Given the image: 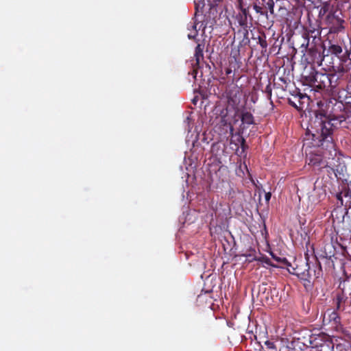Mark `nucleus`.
I'll return each mask as SVG.
<instances>
[{
  "instance_id": "obj_2",
  "label": "nucleus",
  "mask_w": 351,
  "mask_h": 351,
  "mask_svg": "<svg viewBox=\"0 0 351 351\" xmlns=\"http://www.w3.org/2000/svg\"><path fill=\"white\" fill-rule=\"evenodd\" d=\"M337 77L335 74L326 73L313 71L306 77L310 86L316 90L330 92L337 85Z\"/></svg>"
},
{
  "instance_id": "obj_39",
  "label": "nucleus",
  "mask_w": 351,
  "mask_h": 351,
  "mask_svg": "<svg viewBox=\"0 0 351 351\" xmlns=\"http://www.w3.org/2000/svg\"><path fill=\"white\" fill-rule=\"evenodd\" d=\"M233 66V68H234V69H236V66H235V65H234V66Z\"/></svg>"
},
{
  "instance_id": "obj_37",
  "label": "nucleus",
  "mask_w": 351,
  "mask_h": 351,
  "mask_svg": "<svg viewBox=\"0 0 351 351\" xmlns=\"http://www.w3.org/2000/svg\"><path fill=\"white\" fill-rule=\"evenodd\" d=\"M325 319H326V313L324 315V320H325Z\"/></svg>"
},
{
  "instance_id": "obj_33",
  "label": "nucleus",
  "mask_w": 351,
  "mask_h": 351,
  "mask_svg": "<svg viewBox=\"0 0 351 351\" xmlns=\"http://www.w3.org/2000/svg\"><path fill=\"white\" fill-rule=\"evenodd\" d=\"M346 118L343 116L339 117V122L345 121Z\"/></svg>"
},
{
  "instance_id": "obj_23",
  "label": "nucleus",
  "mask_w": 351,
  "mask_h": 351,
  "mask_svg": "<svg viewBox=\"0 0 351 351\" xmlns=\"http://www.w3.org/2000/svg\"><path fill=\"white\" fill-rule=\"evenodd\" d=\"M258 43L261 45L263 49H266V48L267 47V43L265 39V37L263 38L261 36H258Z\"/></svg>"
},
{
  "instance_id": "obj_12",
  "label": "nucleus",
  "mask_w": 351,
  "mask_h": 351,
  "mask_svg": "<svg viewBox=\"0 0 351 351\" xmlns=\"http://www.w3.org/2000/svg\"><path fill=\"white\" fill-rule=\"evenodd\" d=\"M238 143L240 144V147H237L235 149V153L239 156L243 155L245 151L248 149V145L246 144L245 139L242 136H238Z\"/></svg>"
},
{
  "instance_id": "obj_1",
  "label": "nucleus",
  "mask_w": 351,
  "mask_h": 351,
  "mask_svg": "<svg viewBox=\"0 0 351 351\" xmlns=\"http://www.w3.org/2000/svg\"><path fill=\"white\" fill-rule=\"evenodd\" d=\"M323 111H315L314 117L309 121V127L304 138V143L309 146L321 147L324 151L322 154H311L308 165L314 170L320 171L326 169L328 173L332 171L338 178L337 173L343 172L346 167L341 166L334 169L328 160H334L337 155L336 145L333 138L334 124Z\"/></svg>"
},
{
  "instance_id": "obj_31",
  "label": "nucleus",
  "mask_w": 351,
  "mask_h": 351,
  "mask_svg": "<svg viewBox=\"0 0 351 351\" xmlns=\"http://www.w3.org/2000/svg\"><path fill=\"white\" fill-rule=\"evenodd\" d=\"M233 58L234 59L235 64H237V69H239L240 67V65L239 64V62H237V58L234 56L233 57Z\"/></svg>"
},
{
  "instance_id": "obj_11",
  "label": "nucleus",
  "mask_w": 351,
  "mask_h": 351,
  "mask_svg": "<svg viewBox=\"0 0 351 351\" xmlns=\"http://www.w3.org/2000/svg\"><path fill=\"white\" fill-rule=\"evenodd\" d=\"M204 45L202 43H197L195 49V53H194V58L195 59V63L192 64L193 67L195 68V66H199L201 61L204 60ZM195 71V69H193V72Z\"/></svg>"
},
{
  "instance_id": "obj_19",
  "label": "nucleus",
  "mask_w": 351,
  "mask_h": 351,
  "mask_svg": "<svg viewBox=\"0 0 351 351\" xmlns=\"http://www.w3.org/2000/svg\"><path fill=\"white\" fill-rule=\"evenodd\" d=\"M328 51L332 55L339 56L342 53V47L339 45L330 44Z\"/></svg>"
},
{
  "instance_id": "obj_4",
  "label": "nucleus",
  "mask_w": 351,
  "mask_h": 351,
  "mask_svg": "<svg viewBox=\"0 0 351 351\" xmlns=\"http://www.w3.org/2000/svg\"><path fill=\"white\" fill-rule=\"evenodd\" d=\"M310 346L315 348L316 351H329L333 348L331 341L324 334L318 335H313L309 340Z\"/></svg>"
},
{
  "instance_id": "obj_30",
  "label": "nucleus",
  "mask_w": 351,
  "mask_h": 351,
  "mask_svg": "<svg viewBox=\"0 0 351 351\" xmlns=\"http://www.w3.org/2000/svg\"><path fill=\"white\" fill-rule=\"evenodd\" d=\"M195 10H196L195 14H197L199 12V5L195 2Z\"/></svg>"
},
{
  "instance_id": "obj_10",
  "label": "nucleus",
  "mask_w": 351,
  "mask_h": 351,
  "mask_svg": "<svg viewBox=\"0 0 351 351\" xmlns=\"http://www.w3.org/2000/svg\"><path fill=\"white\" fill-rule=\"evenodd\" d=\"M271 256H272V258L274 260H275L277 263L276 264L272 263L271 260L269 259L268 258H267L265 262L267 265L272 266V267H282V268L286 267L287 269V267H289L291 266V264L287 261V259L286 258L278 257L273 254H271Z\"/></svg>"
},
{
  "instance_id": "obj_21",
  "label": "nucleus",
  "mask_w": 351,
  "mask_h": 351,
  "mask_svg": "<svg viewBox=\"0 0 351 351\" xmlns=\"http://www.w3.org/2000/svg\"><path fill=\"white\" fill-rule=\"evenodd\" d=\"M190 26L191 27H193V32L188 34V38L189 39H195L197 35V30L196 29L197 25L195 23H191Z\"/></svg>"
},
{
  "instance_id": "obj_40",
  "label": "nucleus",
  "mask_w": 351,
  "mask_h": 351,
  "mask_svg": "<svg viewBox=\"0 0 351 351\" xmlns=\"http://www.w3.org/2000/svg\"><path fill=\"white\" fill-rule=\"evenodd\" d=\"M350 184H351V179H350Z\"/></svg>"
},
{
  "instance_id": "obj_25",
  "label": "nucleus",
  "mask_w": 351,
  "mask_h": 351,
  "mask_svg": "<svg viewBox=\"0 0 351 351\" xmlns=\"http://www.w3.org/2000/svg\"><path fill=\"white\" fill-rule=\"evenodd\" d=\"M268 9L269 10V12L271 14L274 13V2L273 0H269L267 3Z\"/></svg>"
},
{
  "instance_id": "obj_28",
  "label": "nucleus",
  "mask_w": 351,
  "mask_h": 351,
  "mask_svg": "<svg viewBox=\"0 0 351 351\" xmlns=\"http://www.w3.org/2000/svg\"><path fill=\"white\" fill-rule=\"evenodd\" d=\"M271 193L268 192V193H265V199L266 202H269V201L271 199Z\"/></svg>"
},
{
  "instance_id": "obj_35",
  "label": "nucleus",
  "mask_w": 351,
  "mask_h": 351,
  "mask_svg": "<svg viewBox=\"0 0 351 351\" xmlns=\"http://www.w3.org/2000/svg\"><path fill=\"white\" fill-rule=\"evenodd\" d=\"M191 23H190L189 25H188V29H192L193 30V27H191L190 25H191Z\"/></svg>"
},
{
  "instance_id": "obj_13",
  "label": "nucleus",
  "mask_w": 351,
  "mask_h": 351,
  "mask_svg": "<svg viewBox=\"0 0 351 351\" xmlns=\"http://www.w3.org/2000/svg\"><path fill=\"white\" fill-rule=\"evenodd\" d=\"M337 10L335 9L333 6H332L329 3L324 2L319 12V16L323 17L324 16H327L328 14H330L331 13H334Z\"/></svg>"
},
{
  "instance_id": "obj_9",
  "label": "nucleus",
  "mask_w": 351,
  "mask_h": 351,
  "mask_svg": "<svg viewBox=\"0 0 351 351\" xmlns=\"http://www.w3.org/2000/svg\"><path fill=\"white\" fill-rule=\"evenodd\" d=\"M320 48H307L305 49L308 51V58H307L308 62L317 66H321L324 58L322 55Z\"/></svg>"
},
{
  "instance_id": "obj_5",
  "label": "nucleus",
  "mask_w": 351,
  "mask_h": 351,
  "mask_svg": "<svg viewBox=\"0 0 351 351\" xmlns=\"http://www.w3.org/2000/svg\"><path fill=\"white\" fill-rule=\"evenodd\" d=\"M289 272L293 275L297 276L300 280L311 282V270H309L308 261L306 260L305 263L302 264H295V266L291 265L287 267Z\"/></svg>"
},
{
  "instance_id": "obj_3",
  "label": "nucleus",
  "mask_w": 351,
  "mask_h": 351,
  "mask_svg": "<svg viewBox=\"0 0 351 351\" xmlns=\"http://www.w3.org/2000/svg\"><path fill=\"white\" fill-rule=\"evenodd\" d=\"M342 15L341 12L337 10L334 13L326 16L325 21L329 28V33L337 34L344 30L345 21L342 18Z\"/></svg>"
},
{
  "instance_id": "obj_34",
  "label": "nucleus",
  "mask_w": 351,
  "mask_h": 351,
  "mask_svg": "<svg viewBox=\"0 0 351 351\" xmlns=\"http://www.w3.org/2000/svg\"><path fill=\"white\" fill-rule=\"evenodd\" d=\"M289 104H290L291 105H292L293 106L295 107V108L297 107V106H296L294 103H293L292 101H291L290 100H289Z\"/></svg>"
},
{
  "instance_id": "obj_38",
  "label": "nucleus",
  "mask_w": 351,
  "mask_h": 351,
  "mask_svg": "<svg viewBox=\"0 0 351 351\" xmlns=\"http://www.w3.org/2000/svg\"><path fill=\"white\" fill-rule=\"evenodd\" d=\"M322 104V101L318 102V105L320 106Z\"/></svg>"
},
{
  "instance_id": "obj_7",
  "label": "nucleus",
  "mask_w": 351,
  "mask_h": 351,
  "mask_svg": "<svg viewBox=\"0 0 351 351\" xmlns=\"http://www.w3.org/2000/svg\"><path fill=\"white\" fill-rule=\"evenodd\" d=\"M321 36V29L319 24H312L310 23L309 26L306 28L302 33V38L304 41L302 44L301 47L304 48V49H307L310 44V36Z\"/></svg>"
},
{
  "instance_id": "obj_32",
  "label": "nucleus",
  "mask_w": 351,
  "mask_h": 351,
  "mask_svg": "<svg viewBox=\"0 0 351 351\" xmlns=\"http://www.w3.org/2000/svg\"><path fill=\"white\" fill-rule=\"evenodd\" d=\"M345 196H350L351 197V190H348L346 193L345 194Z\"/></svg>"
},
{
  "instance_id": "obj_16",
  "label": "nucleus",
  "mask_w": 351,
  "mask_h": 351,
  "mask_svg": "<svg viewBox=\"0 0 351 351\" xmlns=\"http://www.w3.org/2000/svg\"><path fill=\"white\" fill-rule=\"evenodd\" d=\"M223 125L226 127V132L228 130L230 131V135L232 136V137L233 138V139L231 141V143H234L235 145V146L237 147H239L240 144L238 143V138H237V136H241L240 134H235L234 135L233 134V131H234V128H233V126L232 125V124L230 123H226L225 122V123L223 124Z\"/></svg>"
},
{
  "instance_id": "obj_20",
  "label": "nucleus",
  "mask_w": 351,
  "mask_h": 351,
  "mask_svg": "<svg viewBox=\"0 0 351 351\" xmlns=\"http://www.w3.org/2000/svg\"><path fill=\"white\" fill-rule=\"evenodd\" d=\"M329 321H333L335 324L340 323V317L335 311H332L329 315Z\"/></svg>"
},
{
  "instance_id": "obj_18",
  "label": "nucleus",
  "mask_w": 351,
  "mask_h": 351,
  "mask_svg": "<svg viewBox=\"0 0 351 351\" xmlns=\"http://www.w3.org/2000/svg\"><path fill=\"white\" fill-rule=\"evenodd\" d=\"M237 19L239 25L245 29L247 27V14L246 10H243V14H240L237 16Z\"/></svg>"
},
{
  "instance_id": "obj_24",
  "label": "nucleus",
  "mask_w": 351,
  "mask_h": 351,
  "mask_svg": "<svg viewBox=\"0 0 351 351\" xmlns=\"http://www.w3.org/2000/svg\"><path fill=\"white\" fill-rule=\"evenodd\" d=\"M265 345L266 346L267 349L274 350L277 351V348L274 342L267 340L265 341Z\"/></svg>"
},
{
  "instance_id": "obj_8",
  "label": "nucleus",
  "mask_w": 351,
  "mask_h": 351,
  "mask_svg": "<svg viewBox=\"0 0 351 351\" xmlns=\"http://www.w3.org/2000/svg\"><path fill=\"white\" fill-rule=\"evenodd\" d=\"M305 259L308 261L309 270H311V279L314 277L318 278L322 276L323 271L320 262L316 256L312 255L311 257L308 254H305Z\"/></svg>"
},
{
  "instance_id": "obj_6",
  "label": "nucleus",
  "mask_w": 351,
  "mask_h": 351,
  "mask_svg": "<svg viewBox=\"0 0 351 351\" xmlns=\"http://www.w3.org/2000/svg\"><path fill=\"white\" fill-rule=\"evenodd\" d=\"M227 101L233 109H237L241 103L242 92L237 86L226 91Z\"/></svg>"
},
{
  "instance_id": "obj_26",
  "label": "nucleus",
  "mask_w": 351,
  "mask_h": 351,
  "mask_svg": "<svg viewBox=\"0 0 351 351\" xmlns=\"http://www.w3.org/2000/svg\"><path fill=\"white\" fill-rule=\"evenodd\" d=\"M253 8L256 13H259L261 14H265V13L263 12V8L261 6H259L256 4H254Z\"/></svg>"
},
{
  "instance_id": "obj_17",
  "label": "nucleus",
  "mask_w": 351,
  "mask_h": 351,
  "mask_svg": "<svg viewBox=\"0 0 351 351\" xmlns=\"http://www.w3.org/2000/svg\"><path fill=\"white\" fill-rule=\"evenodd\" d=\"M311 38L312 40L310 41L308 48H322L321 36H310V39Z\"/></svg>"
},
{
  "instance_id": "obj_36",
  "label": "nucleus",
  "mask_w": 351,
  "mask_h": 351,
  "mask_svg": "<svg viewBox=\"0 0 351 351\" xmlns=\"http://www.w3.org/2000/svg\"><path fill=\"white\" fill-rule=\"evenodd\" d=\"M193 104H196V99H194L193 100Z\"/></svg>"
},
{
  "instance_id": "obj_27",
  "label": "nucleus",
  "mask_w": 351,
  "mask_h": 351,
  "mask_svg": "<svg viewBox=\"0 0 351 351\" xmlns=\"http://www.w3.org/2000/svg\"><path fill=\"white\" fill-rule=\"evenodd\" d=\"M346 285L348 287V293L351 296V280H348L346 282Z\"/></svg>"
},
{
  "instance_id": "obj_29",
  "label": "nucleus",
  "mask_w": 351,
  "mask_h": 351,
  "mask_svg": "<svg viewBox=\"0 0 351 351\" xmlns=\"http://www.w3.org/2000/svg\"><path fill=\"white\" fill-rule=\"evenodd\" d=\"M232 72V71L231 67H228L225 69V73L227 75H229L230 74H231Z\"/></svg>"
},
{
  "instance_id": "obj_14",
  "label": "nucleus",
  "mask_w": 351,
  "mask_h": 351,
  "mask_svg": "<svg viewBox=\"0 0 351 351\" xmlns=\"http://www.w3.org/2000/svg\"><path fill=\"white\" fill-rule=\"evenodd\" d=\"M241 121L243 125H250L254 124V118L250 112H243L241 115Z\"/></svg>"
},
{
  "instance_id": "obj_15",
  "label": "nucleus",
  "mask_w": 351,
  "mask_h": 351,
  "mask_svg": "<svg viewBox=\"0 0 351 351\" xmlns=\"http://www.w3.org/2000/svg\"><path fill=\"white\" fill-rule=\"evenodd\" d=\"M347 297L344 295L343 291L341 293H339L336 296V310L337 311H343L344 310V304L347 300Z\"/></svg>"
},
{
  "instance_id": "obj_22",
  "label": "nucleus",
  "mask_w": 351,
  "mask_h": 351,
  "mask_svg": "<svg viewBox=\"0 0 351 351\" xmlns=\"http://www.w3.org/2000/svg\"><path fill=\"white\" fill-rule=\"evenodd\" d=\"M265 93L267 95V97L268 99H271V95H272V88L271 85V82H269L268 84L266 86L265 89Z\"/></svg>"
}]
</instances>
